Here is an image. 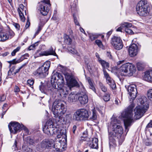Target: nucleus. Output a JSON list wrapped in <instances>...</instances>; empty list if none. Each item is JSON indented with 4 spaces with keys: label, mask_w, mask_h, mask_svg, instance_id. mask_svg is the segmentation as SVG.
<instances>
[{
    "label": "nucleus",
    "mask_w": 152,
    "mask_h": 152,
    "mask_svg": "<svg viewBox=\"0 0 152 152\" xmlns=\"http://www.w3.org/2000/svg\"><path fill=\"white\" fill-rule=\"evenodd\" d=\"M147 96L148 99L152 101V89L149 90L147 93Z\"/></svg>",
    "instance_id": "36"
},
{
    "label": "nucleus",
    "mask_w": 152,
    "mask_h": 152,
    "mask_svg": "<svg viewBox=\"0 0 152 152\" xmlns=\"http://www.w3.org/2000/svg\"><path fill=\"white\" fill-rule=\"evenodd\" d=\"M134 106V104H131L126 109L125 111L121 114L122 116L124 118V121L125 127V131L127 132L129 129L128 127L131 125L133 120V109Z\"/></svg>",
    "instance_id": "6"
},
{
    "label": "nucleus",
    "mask_w": 152,
    "mask_h": 152,
    "mask_svg": "<svg viewBox=\"0 0 152 152\" xmlns=\"http://www.w3.org/2000/svg\"><path fill=\"white\" fill-rule=\"evenodd\" d=\"M111 44L115 49L118 50L122 49L123 46L121 39L117 37L114 36L112 38Z\"/></svg>",
    "instance_id": "14"
},
{
    "label": "nucleus",
    "mask_w": 152,
    "mask_h": 152,
    "mask_svg": "<svg viewBox=\"0 0 152 152\" xmlns=\"http://www.w3.org/2000/svg\"><path fill=\"white\" fill-rule=\"evenodd\" d=\"M87 131H85L83 133V136H84L85 137H87Z\"/></svg>",
    "instance_id": "63"
},
{
    "label": "nucleus",
    "mask_w": 152,
    "mask_h": 152,
    "mask_svg": "<svg viewBox=\"0 0 152 152\" xmlns=\"http://www.w3.org/2000/svg\"><path fill=\"white\" fill-rule=\"evenodd\" d=\"M6 98V96L4 95H0V102L4 101Z\"/></svg>",
    "instance_id": "53"
},
{
    "label": "nucleus",
    "mask_w": 152,
    "mask_h": 152,
    "mask_svg": "<svg viewBox=\"0 0 152 152\" xmlns=\"http://www.w3.org/2000/svg\"><path fill=\"white\" fill-rule=\"evenodd\" d=\"M39 4L38 10L43 15H46L51 6L50 0H42Z\"/></svg>",
    "instance_id": "10"
},
{
    "label": "nucleus",
    "mask_w": 152,
    "mask_h": 152,
    "mask_svg": "<svg viewBox=\"0 0 152 152\" xmlns=\"http://www.w3.org/2000/svg\"><path fill=\"white\" fill-rule=\"evenodd\" d=\"M53 141H50L48 140H47V148H48L50 147H53V148H55L56 150L57 151H58V150L59 149L58 147L56 148L55 145L56 144H54L53 142Z\"/></svg>",
    "instance_id": "27"
},
{
    "label": "nucleus",
    "mask_w": 152,
    "mask_h": 152,
    "mask_svg": "<svg viewBox=\"0 0 152 152\" xmlns=\"http://www.w3.org/2000/svg\"><path fill=\"white\" fill-rule=\"evenodd\" d=\"M30 25V22L28 20L26 23V24L25 28L26 29L28 28Z\"/></svg>",
    "instance_id": "60"
},
{
    "label": "nucleus",
    "mask_w": 152,
    "mask_h": 152,
    "mask_svg": "<svg viewBox=\"0 0 152 152\" xmlns=\"http://www.w3.org/2000/svg\"><path fill=\"white\" fill-rule=\"evenodd\" d=\"M20 91V88L17 86H15L14 88V91L15 92H18Z\"/></svg>",
    "instance_id": "56"
},
{
    "label": "nucleus",
    "mask_w": 152,
    "mask_h": 152,
    "mask_svg": "<svg viewBox=\"0 0 152 152\" xmlns=\"http://www.w3.org/2000/svg\"><path fill=\"white\" fill-rule=\"evenodd\" d=\"M78 94H75L73 92H72L69 95L68 101L70 103L75 102L78 98Z\"/></svg>",
    "instance_id": "23"
},
{
    "label": "nucleus",
    "mask_w": 152,
    "mask_h": 152,
    "mask_svg": "<svg viewBox=\"0 0 152 152\" xmlns=\"http://www.w3.org/2000/svg\"><path fill=\"white\" fill-rule=\"evenodd\" d=\"M125 30L126 32L127 33L131 34H134L132 31L129 28H125Z\"/></svg>",
    "instance_id": "49"
},
{
    "label": "nucleus",
    "mask_w": 152,
    "mask_h": 152,
    "mask_svg": "<svg viewBox=\"0 0 152 152\" xmlns=\"http://www.w3.org/2000/svg\"><path fill=\"white\" fill-rule=\"evenodd\" d=\"M127 91L129 98L130 101L132 102L136 97L137 93L136 85L132 84L129 86L127 88Z\"/></svg>",
    "instance_id": "13"
},
{
    "label": "nucleus",
    "mask_w": 152,
    "mask_h": 152,
    "mask_svg": "<svg viewBox=\"0 0 152 152\" xmlns=\"http://www.w3.org/2000/svg\"><path fill=\"white\" fill-rule=\"evenodd\" d=\"M89 38L91 41H93L97 38V36L93 34H90L89 35Z\"/></svg>",
    "instance_id": "50"
},
{
    "label": "nucleus",
    "mask_w": 152,
    "mask_h": 152,
    "mask_svg": "<svg viewBox=\"0 0 152 152\" xmlns=\"http://www.w3.org/2000/svg\"><path fill=\"white\" fill-rule=\"evenodd\" d=\"M95 42L99 47L101 48L103 47L102 43L101 40H97L95 41Z\"/></svg>",
    "instance_id": "44"
},
{
    "label": "nucleus",
    "mask_w": 152,
    "mask_h": 152,
    "mask_svg": "<svg viewBox=\"0 0 152 152\" xmlns=\"http://www.w3.org/2000/svg\"><path fill=\"white\" fill-rule=\"evenodd\" d=\"M97 110L101 115H103L104 113V108L103 107H100L97 108Z\"/></svg>",
    "instance_id": "42"
},
{
    "label": "nucleus",
    "mask_w": 152,
    "mask_h": 152,
    "mask_svg": "<svg viewBox=\"0 0 152 152\" xmlns=\"http://www.w3.org/2000/svg\"><path fill=\"white\" fill-rule=\"evenodd\" d=\"M21 130H23L25 132V134L26 135H28L29 134V131L28 129L25 126L23 125L22 126V129Z\"/></svg>",
    "instance_id": "48"
},
{
    "label": "nucleus",
    "mask_w": 152,
    "mask_h": 152,
    "mask_svg": "<svg viewBox=\"0 0 152 152\" xmlns=\"http://www.w3.org/2000/svg\"><path fill=\"white\" fill-rule=\"evenodd\" d=\"M135 68L132 64L127 63L123 64L120 68L119 70L121 74L126 75L127 73H132L135 71Z\"/></svg>",
    "instance_id": "11"
},
{
    "label": "nucleus",
    "mask_w": 152,
    "mask_h": 152,
    "mask_svg": "<svg viewBox=\"0 0 152 152\" xmlns=\"http://www.w3.org/2000/svg\"><path fill=\"white\" fill-rule=\"evenodd\" d=\"M86 93V91L83 88V90L78 94L77 99L82 104H86L88 102V99Z\"/></svg>",
    "instance_id": "16"
},
{
    "label": "nucleus",
    "mask_w": 152,
    "mask_h": 152,
    "mask_svg": "<svg viewBox=\"0 0 152 152\" xmlns=\"http://www.w3.org/2000/svg\"><path fill=\"white\" fill-rule=\"evenodd\" d=\"M88 81L89 84V87L90 88L92 89L94 92H96V89L91 80L88 79Z\"/></svg>",
    "instance_id": "33"
},
{
    "label": "nucleus",
    "mask_w": 152,
    "mask_h": 152,
    "mask_svg": "<svg viewBox=\"0 0 152 152\" xmlns=\"http://www.w3.org/2000/svg\"><path fill=\"white\" fill-rule=\"evenodd\" d=\"M22 124H20L19 123L15 122H11L8 125V127L11 133L16 134L19 132L22 129Z\"/></svg>",
    "instance_id": "15"
},
{
    "label": "nucleus",
    "mask_w": 152,
    "mask_h": 152,
    "mask_svg": "<svg viewBox=\"0 0 152 152\" xmlns=\"http://www.w3.org/2000/svg\"><path fill=\"white\" fill-rule=\"evenodd\" d=\"M9 39L8 33L5 32H0V41L4 42Z\"/></svg>",
    "instance_id": "25"
},
{
    "label": "nucleus",
    "mask_w": 152,
    "mask_h": 152,
    "mask_svg": "<svg viewBox=\"0 0 152 152\" xmlns=\"http://www.w3.org/2000/svg\"><path fill=\"white\" fill-rule=\"evenodd\" d=\"M137 66L138 70L140 71L143 69L145 66L143 63L142 62H139L137 64Z\"/></svg>",
    "instance_id": "31"
},
{
    "label": "nucleus",
    "mask_w": 152,
    "mask_h": 152,
    "mask_svg": "<svg viewBox=\"0 0 152 152\" xmlns=\"http://www.w3.org/2000/svg\"><path fill=\"white\" fill-rule=\"evenodd\" d=\"M148 4L147 1L141 0L137 4L136 9L137 13L140 16H145L148 15Z\"/></svg>",
    "instance_id": "9"
},
{
    "label": "nucleus",
    "mask_w": 152,
    "mask_h": 152,
    "mask_svg": "<svg viewBox=\"0 0 152 152\" xmlns=\"http://www.w3.org/2000/svg\"><path fill=\"white\" fill-rule=\"evenodd\" d=\"M17 142L16 140H15L13 145L12 147V149L13 151H15L17 149Z\"/></svg>",
    "instance_id": "45"
},
{
    "label": "nucleus",
    "mask_w": 152,
    "mask_h": 152,
    "mask_svg": "<svg viewBox=\"0 0 152 152\" xmlns=\"http://www.w3.org/2000/svg\"><path fill=\"white\" fill-rule=\"evenodd\" d=\"M39 52L38 51H37L36 53V54L34 56L35 57H37L40 56H47L50 55L55 56L58 57V56L55 52V50H54L52 47H51V48L49 50L42 52L40 53H39Z\"/></svg>",
    "instance_id": "17"
},
{
    "label": "nucleus",
    "mask_w": 152,
    "mask_h": 152,
    "mask_svg": "<svg viewBox=\"0 0 152 152\" xmlns=\"http://www.w3.org/2000/svg\"><path fill=\"white\" fill-rule=\"evenodd\" d=\"M96 112L95 110H93L92 114L90 116L88 111L85 108L77 110L73 114L72 120L73 121H82L91 120H95L97 119Z\"/></svg>",
    "instance_id": "4"
},
{
    "label": "nucleus",
    "mask_w": 152,
    "mask_h": 152,
    "mask_svg": "<svg viewBox=\"0 0 152 152\" xmlns=\"http://www.w3.org/2000/svg\"><path fill=\"white\" fill-rule=\"evenodd\" d=\"M68 50L72 53L74 54H76L77 53V50L74 48L71 47H68Z\"/></svg>",
    "instance_id": "43"
},
{
    "label": "nucleus",
    "mask_w": 152,
    "mask_h": 152,
    "mask_svg": "<svg viewBox=\"0 0 152 152\" xmlns=\"http://www.w3.org/2000/svg\"><path fill=\"white\" fill-rule=\"evenodd\" d=\"M113 134H109V144L110 148L111 149L113 150L115 148L116 146V142L115 140L116 137L113 136Z\"/></svg>",
    "instance_id": "19"
},
{
    "label": "nucleus",
    "mask_w": 152,
    "mask_h": 152,
    "mask_svg": "<svg viewBox=\"0 0 152 152\" xmlns=\"http://www.w3.org/2000/svg\"><path fill=\"white\" fill-rule=\"evenodd\" d=\"M145 144L146 145L149 146L151 145L152 144V143L151 142L148 141V140H146Z\"/></svg>",
    "instance_id": "59"
},
{
    "label": "nucleus",
    "mask_w": 152,
    "mask_h": 152,
    "mask_svg": "<svg viewBox=\"0 0 152 152\" xmlns=\"http://www.w3.org/2000/svg\"><path fill=\"white\" fill-rule=\"evenodd\" d=\"M143 79L145 81L152 83V70L145 72Z\"/></svg>",
    "instance_id": "20"
},
{
    "label": "nucleus",
    "mask_w": 152,
    "mask_h": 152,
    "mask_svg": "<svg viewBox=\"0 0 152 152\" xmlns=\"http://www.w3.org/2000/svg\"><path fill=\"white\" fill-rule=\"evenodd\" d=\"M91 142L89 144V146L91 148L97 149L98 148V140L96 138H91Z\"/></svg>",
    "instance_id": "22"
},
{
    "label": "nucleus",
    "mask_w": 152,
    "mask_h": 152,
    "mask_svg": "<svg viewBox=\"0 0 152 152\" xmlns=\"http://www.w3.org/2000/svg\"><path fill=\"white\" fill-rule=\"evenodd\" d=\"M146 127L147 128L152 127V121H151L147 125Z\"/></svg>",
    "instance_id": "62"
},
{
    "label": "nucleus",
    "mask_w": 152,
    "mask_h": 152,
    "mask_svg": "<svg viewBox=\"0 0 152 152\" xmlns=\"http://www.w3.org/2000/svg\"><path fill=\"white\" fill-rule=\"evenodd\" d=\"M13 25L17 30H19L20 26L19 24L16 23H14Z\"/></svg>",
    "instance_id": "55"
},
{
    "label": "nucleus",
    "mask_w": 152,
    "mask_h": 152,
    "mask_svg": "<svg viewBox=\"0 0 152 152\" xmlns=\"http://www.w3.org/2000/svg\"><path fill=\"white\" fill-rule=\"evenodd\" d=\"M110 99V94L109 93L105 94L103 96V99L105 102L109 101Z\"/></svg>",
    "instance_id": "35"
},
{
    "label": "nucleus",
    "mask_w": 152,
    "mask_h": 152,
    "mask_svg": "<svg viewBox=\"0 0 152 152\" xmlns=\"http://www.w3.org/2000/svg\"><path fill=\"white\" fill-rule=\"evenodd\" d=\"M51 82L53 91L56 93H58L61 96L66 97L67 91H64L63 87L64 84V80L62 75L56 72L52 76Z\"/></svg>",
    "instance_id": "3"
},
{
    "label": "nucleus",
    "mask_w": 152,
    "mask_h": 152,
    "mask_svg": "<svg viewBox=\"0 0 152 152\" xmlns=\"http://www.w3.org/2000/svg\"><path fill=\"white\" fill-rule=\"evenodd\" d=\"M47 140L42 141L40 144H38L37 145V149L38 151H40V148H38L39 146H41V148L42 149L45 148H47Z\"/></svg>",
    "instance_id": "26"
},
{
    "label": "nucleus",
    "mask_w": 152,
    "mask_h": 152,
    "mask_svg": "<svg viewBox=\"0 0 152 152\" xmlns=\"http://www.w3.org/2000/svg\"><path fill=\"white\" fill-rule=\"evenodd\" d=\"M27 143L30 144H31L33 142V140L31 139L30 137H27Z\"/></svg>",
    "instance_id": "51"
},
{
    "label": "nucleus",
    "mask_w": 152,
    "mask_h": 152,
    "mask_svg": "<svg viewBox=\"0 0 152 152\" xmlns=\"http://www.w3.org/2000/svg\"><path fill=\"white\" fill-rule=\"evenodd\" d=\"M7 33H8V35L9 36V38H11L15 35V33L11 30H9V31L8 32H7Z\"/></svg>",
    "instance_id": "39"
},
{
    "label": "nucleus",
    "mask_w": 152,
    "mask_h": 152,
    "mask_svg": "<svg viewBox=\"0 0 152 152\" xmlns=\"http://www.w3.org/2000/svg\"><path fill=\"white\" fill-rule=\"evenodd\" d=\"M18 12L20 17L22 16H24L22 12V10H21L19 8H18Z\"/></svg>",
    "instance_id": "57"
},
{
    "label": "nucleus",
    "mask_w": 152,
    "mask_h": 152,
    "mask_svg": "<svg viewBox=\"0 0 152 152\" xmlns=\"http://www.w3.org/2000/svg\"><path fill=\"white\" fill-rule=\"evenodd\" d=\"M39 89L43 93L45 92V88L43 85H41L39 86Z\"/></svg>",
    "instance_id": "52"
},
{
    "label": "nucleus",
    "mask_w": 152,
    "mask_h": 152,
    "mask_svg": "<svg viewBox=\"0 0 152 152\" xmlns=\"http://www.w3.org/2000/svg\"><path fill=\"white\" fill-rule=\"evenodd\" d=\"M107 82L113 89H114L116 87L115 83L112 79H110L108 81H107Z\"/></svg>",
    "instance_id": "28"
},
{
    "label": "nucleus",
    "mask_w": 152,
    "mask_h": 152,
    "mask_svg": "<svg viewBox=\"0 0 152 152\" xmlns=\"http://www.w3.org/2000/svg\"><path fill=\"white\" fill-rule=\"evenodd\" d=\"M66 106L61 101H55L53 103L51 111L57 121H60L62 124H66L69 122L71 119L72 116L70 114H67L64 117H63L66 112Z\"/></svg>",
    "instance_id": "1"
},
{
    "label": "nucleus",
    "mask_w": 152,
    "mask_h": 152,
    "mask_svg": "<svg viewBox=\"0 0 152 152\" xmlns=\"http://www.w3.org/2000/svg\"><path fill=\"white\" fill-rule=\"evenodd\" d=\"M89 139L87 137H85L84 136H82L80 137V140L82 141H86L87 140H88Z\"/></svg>",
    "instance_id": "58"
},
{
    "label": "nucleus",
    "mask_w": 152,
    "mask_h": 152,
    "mask_svg": "<svg viewBox=\"0 0 152 152\" xmlns=\"http://www.w3.org/2000/svg\"><path fill=\"white\" fill-rule=\"evenodd\" d=\"M99 85L101 90L105 92L107 91V88L102 83L99 82Z\"/></svg>",
    "instance_id": "34"
},
{
    "label": "nucleus",
    "mask_w": 152,
    "mask_h": 152,
    "mask_svg": "<svg viewBox=\"0 0 152 152\" xmlns=\"http://www.w3.org/2000/svg\"><path fill=\"white\" fill-rule=\"evenodd\" d=\"M50 64V61H47L45 62L42 66L33 72V75L37 78H45L48 74V70Z\"/></svg>",
    "instance_id": "7"
},
{
    "label": "nucleus",
    "mask_w": 152,
    "mask_h": 152,
    "mask_svg": "<svg viewBox=\"0 0 152 152\" xmlns=\"http://www.w3.org/2000/svg\"><path fill=\"white\" fill-rule=\"evenodd\" d=\"M99 62L101 64L103 68H107L109 67V64L104 60L99 59Z\"/></svg>",
    "instance_id": "30"
},
{
    "label": "nucleus",
    "mask_w": 152,
    "mask_h": 152,
    "mask_svg": "<svg viewBox=\"0 0 152 152\" xmlns=\"http://www.w3.org/2000/svg\"><path fill=\"white\" fill-rule=\"evenodd\" d=\"M15 69V67H12L11 68L8 72V75L10 76H11V75H15V72H14Z\"/></svg>",
    "instance_id": "37"
},
{
    "label": "nucleus",
    "mask_w": 152,
    "mask_h": 152,
    "mask_svg": "<svg viewBox=\"0 0 152 152\" xmlns=\"http://www.w3.org/2000/svg\"><path fill=\"white\" fill-rule=\"evenodd\" d=\"M54 123L52 120L49 119L46 123L44 126L43 131L44 133L49 135H56L57 137L59 138L62 137V140L58 142L60 145H64L67 141L66 135L65 132H62V130L58 129L56 128H54Z\"/></svg>",
    "instance_id": "2"
},
{
    "label": "nucleus",
    "mask_w": 152,
    "mask_h": 152,
    "mask_svg": "<svg viewBox=\"0 0 152 152\" xmlns=\"http://www.w3.org/2000/svg\"><path fill=\"white\" fill-rule=\"evenodd\" d=\"M39 20L40 22L39 24L38 29L35 33V34L36 35L38 34L42 29V27L43 26L44 24V23L43 22V19H40Z\"/></svg>",
    "instance_id": "29"
},
{
    "label": "nucleus",
    "mask_w": 152,
    "mask_h": 152,
    "mask_svg": "<svg viewBox=\"0 0 152 152\" xmlns=\"http://www.w3.org/2000/svg\"><path fill=\"white\" fill-rule=\"evenodd\" d=\"M138 48L136 44H133L129 48V52L130 56L131 57L136 56L138 52Z\"/></svg>",
    "instance_id": "18"
},
{
    "label": "nucleus",
    "mask_w": 152,
    "mask_h": 152,
    "mask_svg": "<svg viewBox=\"0 0 152 152\" xmlns=\"http://www.w3.org/2000/svg\"><path fill=\"white\" fill-rule=\"evenodd\" d=\"M115 103L117 105H118L120 103L119 100L117 98L115 99Z\"/></svg>",
    "instance_id": "61"
},
{
    "label": "nucleus",
    "mask_w": 152,
    "mask_h": 152,
    "mask_svg": "<svg viewBox=\"0 0 152 152\" xmlns=\"http://www.w3.org/2000/svg\"><path fill=\"white\" fill-rule=\"evenodd\" d=\"M103 72L104 76L106 78L107 81V80L108 81L110 79H111L110 77L108 74L104 69H103Z\"/></svg>",
    "instance_id": "40"
},
{
    "label": "nucleus",
    "mask_w": 152,
    "mask_h": 152,
    "mask_svg": "<svg viewBox=\"0 0 152 152\" xmlns=\"http://www.w3.org/2000/svg\"><path fill=\"white\" fill-rule=\"evenodd\" d=\"M73 17H74V22H75V24L76 25L80 26V24H79L78 22L77 21V20L76 17L74 15Z\"/></svg>",
    "instance_id": "54"
},
{
    "label": "nucleus",
    "mask_w": 152,
    "mask_h": 152,
    "mask_svg": "<svg viewBox=\"0 0 152 152\" xmlns=\"http://www.w3.org/2000/svg\"><path fill=\"white\" fill-rule=\"evenodd\" d=\"M38 44L37 42H36L34 44L30 45L28 49L29 50H33L35 47L38 46Z\"/></svg>",
    "instance_id": "47"
},
{
    "label": "nucleus",
    "mask_w": 152,
    "mask_h": 152,
    "mask_svg": "<svg viewBox=\"0 0 152 152\" xmlns=\"http://www.w3.org/2000/svg\"><path fill=\"white\" fill-rule=\"evenodd\" d=\"M69 33V34L70 35H72V30L70 29H69L67 31V34Z\"/></svg>",
    "instance_id": "64"
},
{
    "label": "nucleus",
    "mask_w": 152,
    "mask_h": 152,
    "mask_svg": "<svg viewBox=\"0 0 152 152\" xmlns=\"http://www.w3.org/2000/svg\"><path fill=\"white\" fill-rule=\"evenodd\" d=\"M64 42L66 45H70L72 42V39L67 34H65L64 36Z\"/></svg>",
    "instance_id": "24"
},
{
    "label": "nucleus",
    "mask_w": 152,
    "mask_h": 152,
    "mask_svg": "<svg viewBox=\"0 0 152 152\" xmlns=\"http://www.w3.org/2000/svg\"><path fill=\"white\" fill-rule=\"evenodd\" d=\"M17 142L16 140H15L13 145L12 147V149L13 151H15L17 149Z\"/></svg>",
    "instance_id": "46"
},
{
    "label": "nucleus",
    "mask_w": 152,
    "mask_h": 152,
    "mask_svg": "<svg viewBox=\"0 0 152 152\" xmlns=\"http://www.w3.org/2000/svg\"><path fill=\"white\" fill-rule=\"evenodd\" d=\"M120 121L116 119H114L111 122L112 132H109V134H113V136L116 137L118 139L120 138L123 133V129L119 124Z\"/></svg>",
    "instance_id": "8"
},
{
    "label": "nucleus",
    "mask_w": 152,
    "mask_h": 152,
    "mask_svg": "<svg viewBox=\"0 0 152 152\" xmlns=\"http://www.w3.org/2000/svg\"><path fill=\"white\" fill-rule=\"evenodd\" d=\"M65 79L67 81V84L70 89L72 87H79V85L73 76L68 73H64Z\"/></svg>",
    "instance_id": "12"
},
{
    "label": "nucleus",
    "mask_w": 152,
    "mask_h": 152,
    "mask_svg": "<svg viewBox=\"0 0 152 152\" xmlns=\"http://www.w3.org/2000/svg\"><path fill=\"white\" fill-rule=\"evenodd\" d=\"M29 56V54L27 53H26L23 55L19 59L17 60L16 61L15 59H14L11 61H8V63L10 64H13L19 63L23 61L24 59L27 58V57H28Z\"/></svg>",
    "instance_id": "21"
},
{
    "label": "nucleus",
    "mask_w": 152,
    "mask_h": 152,
    "mask_svg": "<svg viewBox=\"0 0 152 152\" xmlns=\"http://www.w3.org/2000/svg\"><path fill=\"white\" fill-rule=\"evenodd\" d=\"M146 97L144 96L138 99V105L134 110V118L135 119H139L142 117L148 108L149 105L146 101Z\"/></svg>",
    "instance_id": "5"
},
{
    "label": "nucleus",
    "mask_w": 152,
    "mask_h": 152,
    "mask_svg": "<svg viewBox=\"0 0 152 152\" xmlns=\"http://www.w3.org/2000/svg\"><path fill=\"white\" fill-rule=\"evenodd\" d=\"M132 26V23H129L124 22L122 23L121 26L122 27L125 28H129L131 27Z\"/></svg>",
    "instance_id": "32"
},
{
    "label": "nucleus",
    "mask_w": 152,
    "mask_h": 152,
    "mask_svg": "<svg viewBox=\"0 0 152 152\" xmlns=\"http://www.w3.org/2000/svg\"><path fill=\"white\" fill-rule=\"evenodd\" d=\"M34 83V80L33 79H29L27 80V85L30 86L31 87H32Z\"/></svg>",
    "instance_id": "38"
},
{
    "label": "nucleus",
    "mask_w": 152,
    "mask_h": 152,
    "mask_svg": "<svg viewBox=\"0 0 152 152\" xmlns=\"http://www.w3.org/2000/svg\"><path fill=\"white\" fill-rule=\"evenodd\" d=\"M20 49V47H18L14 49L11 53V54L12 56H14L15 55L16 53L19 51Z\"/></svg>",
    "instance_id": "41"
}]
</instances>
